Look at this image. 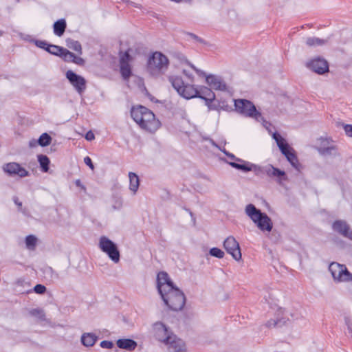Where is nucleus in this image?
Listing matches in <instances>:
<instances>
[{"label":"nucleus","mask_w":352,"mask_h":352,"mask_svg":"<svg viewBox=\"0 0 352 352\" xmlns=\"http://www.w3.org/2000/svg\"><path fill=\"white\" fill-rule=\"evenodd\" d=\"M168 81L177 94L186 99L199 98L206 103L212 102L216 96L210 88L202 86L199 89H197L194 85L184 83L182 78L179 76H168Z\"/></svg>","instance_id":"1"},{"label":"nucleus","mask_w":352,"mask_h":352,"mask_svg":"<svg viewBox=\"0 0 352 352\" xmlns=\"http://www.w3.org/2000/svg\"><path fill=\"white\" fill-rule=\"evenodd\" d=\"M153 332L157 340L168 345L169 352H187L184 341L172 333L164 323L161 322L155 323Z\"/></svg>","instance_id":"2"},{"label":"nucleus","mask_w":352,"mask_h":352,"mask_svg":"<svg viewBox=\"0 0 352 352\" xmlns=\"http://www.w3.org/2000/svg\"><path fill=\"white\" fill-rule=\"evenodd\" d=\"M244 173L253 171L258 177H263L267 175L269 177L276 178L277 181L280 183L281 181H287V175L284 170L274 167L272 164L261 166L254 164H246L245 165L232 164Z\"/></svg>","instance_id":"3"},{"label":"nucleus","mask_w":352,"mask_h":352,"mask_svg":"<svg viewBox=\"0 0 352 352\" xmlns=\"http://www.w3.org/2000/svg\"><path fill=\"white\" fill-rule=\"evenodd\" d=\"M164 304L169 309L178 311L182 310L186 304V297L182 290L176 285L172 289L165 290L159 294Z\"/></svg>","instance_id":"4"},{"label":"nucleus","mask_w":352,"mask_h":352,"mask_svg":"<svg viewBox=\"0 0 352 352\" xmlns=\"http://www.w3.org/2000/svg\"><path fill=\"white\" fill-rule=\"evenodd\" d=\"M245 213L261 231L271 232L273 228V223L271 218L260 209L256 208L252 204H249L245 207Z\"/></svg>","instance_id":"5"},{"label":"nucleus","mask_w":352,"mask_h":352,"mask_svg":"<svg viewBox=\"0 0 352 352\" xmlns=\"http://www.w3.org/2000/svg\"><path fill=\"white\" fill-rule=\"evenodd\" d=\"M169 60L166 56L160 52L153 53L148 59L146 69L152 76L164 74L168 69Z\"/></svg>","instance_id":"6"},{"label":"nucleus","mask_w":352,"mask_h":352,"mask_svg":"<svg viewBox=\"0 0 352 352\" xmlns=\"http://www.w3.org/2000/svg\"><path fill=\"white\" fill-rule=\"evenodd\" d=\"M273 138L276 140L281 153L286 157L292 166L300 172L302 169V166L298 161L295 150L278 133H274Z\"/></svg>","instance_id":"7"},{"label":"nucleus","mask_w":352,"mask_h":352,"mask_svg":"<svg viewBox=\"0 0 352 352\" xmlns=\"http://www.w3.org/2000/svg\"><path fill=\"white\" fill-rule=\"evenodd\" d=\"M235 111L239 114L254 119L257 122H265L261 113L256 109L254 104L247 99L234 100Z\"/></svg>","instance_id":"8"},{"label":"nucleus","mask_w":352,"mask_h":352,"mask_svg":"<svg viewBox=\"0 0 352 352\" xmlns=\"http://www.w3.org/2000/svg\"><path fill=\"white\" fill-rule=\"evenodd\" d=\"M99 248L107 254L109 258L117 263L120 259V253L118 247L116 243L105 236H102L99 240Z\"/></svg>","instance_id":"9"},{"label":"nucleus","mask_w":352,"mask_h":352,"mask_svg":"<svg viewBox=\"0 0 352 352\" xmlns=\"http://www.w3.org/2000/svg\"><path fill=\"white\" fill-rule=\"evenodd\" d=\"M329 270L335 280L339 282L352 281V274L344 265L332 262L329 266Z\"/></svg>","instance_id":"10"},{"label":"nucleus","mask_w":352,"mask_h":352,"mask_svg":"<svg viewBox=\"0 0 352 352\" xmlns=\"http://www.w3.org/2000/svg\"><path fill=\"white\" fill-rule=\"evenodd\" d=\"M143 111L144 113L142 124L140 127L151 133L156 131L161 126L160 122L155 118V114L148 108L143 109Z\"/></svg>","instance_id":"11"},{"label":"nucleus","mask_w":352,"mask_h":352,"mask_svg":"<svg viewBox=\"0 0 352 352\" xmlns=\"http://www.w3.org/2000/svg\"><path fill=\"white\" fill-rule=\"evenodd\" d=\"M2 169L9 177L19 176L21 178H23L30 175V173L16 162L4 164Z\"/></svg>","instance_id":"12"},{"label":"nucleus","mask_w":352,"mask_h":352,"mask_svg":"<svg viewBox=\"0 0 352 352\" xmlns=\"http://www.w3.org/2000/svg\"><path fill=\"white\" fill-rule=\"evenodd\" d=\"M67 79L79 94H82L86 89L87 81L84 77L77 74L72 70H68L65 74Z\"/></svg>","instance_id":"13"},{"label":"nucleus","mask_w":352,"mask_h":352,"mask_svg":"<svg viewBox=\"0 0 352 352\" xmlns=\"http://www.w3.org/2000/svg\"><path fill=\"white\" fill-rule=\"evenodd\" d=\"M307 67L314 72L322 75L329 71V63L323 58L318 56L307 63Z\"/></svg>","instance_id":"14"},{"label":"nucleus","mask_w":352,"mask_h":352,"mask_svg":"<svg viewBox=\"0 0 352 352\" xmlns=\"http://www.w3.org/2000/svg\"><path fill=\"white\" fill-rule=\"evenodd\" d=\"M223 247L227 252L236 261L241 259V252L239 243L232 236H228L223 242Z\"/></svg>","instance_id":"15"},{"label":"nucleus","mask_w":352,"mask_h":352,"mask_svg":"<svg viewBox=\"0 0 352 352\" xmlns=\"http://www.w3.org/2000/svg\"><path fill=\"white\" fill-rule=\"evenodd\" d=\"M175 286L166 272H160L157 275V289L159 294L165 290L172 289Z\"/></svg>","instance_id":"16"},{"label":"nucleus","mask_w":352,"mask_h":352,"mask_svg":"<svg viewBox=\"0 0 352 352\" xmlns=\"http://www.w3.org/2000/svg\"><path fill=\"white\" fill-rule=\"evenodd\" d=\"M334 232L352 241V230L350 226L344 220H336L332 223Z\"/></svg>","instance_id":"17"},{"label":"nucleus","mask_w":352,"mask_h":352,"mask_svg":"<svg viewBox=\"0 0 352 352\" xmlns=\"http://www.w3.org/2000/svg\"><path fill=\"white\" fill-rule=\"evenodd\" d=\"M206 83L215 90L226 91L227 85L219 76L209 74L206 76Z\"/></svg>","instance_id":"18"},{"label":"nucleus","mask_w":352,"mask_h":352,"mask_svg":"<svg viewBox=\"0 0 352 352\" xmlns=\"http://www.w3.org/2000/svg\"><path fill=\"white\" fill-rule=\"evenodd\" d=\"M116 344L118 348L129 351H134L138 346L137 342L131 338L118 339L116 342Z\"/></svg>","instance_id":"19"},{"label":"nucleus","mask_w":352,"mask_h":352,"mask_svg":"<svg viewBox=\"0 0 352 352\" xmlns=\"http://www.w3.org/2000/svg\"><path fill=\"white\" fill-rule=\"evenodd\" d=\"M98 340V336L94 333H84L80 338L82 344L86 347L93 346Z\"/></svg>","instance_id":"20"},{"label":"nucleus","mask_w":352,"mask_h":352,"mask_svg":"<svg viewBox=\"0 0 352 352\" xmlns=\"http://www.w3.org/2000/svg\"><path fill=\"white\" fill-rule=\"evenodd\" d=\"M54 55L62 58L65 62L72 63V60L74 58L75 54L69 51L66 48H64L63 47L58 45L56 50L55 52H54Z\"/></svg>","instance_id":"21"},{"label":"nucleus","mask_w":352,"mask_h":352,"mask_svg":"<svg viewBox=\"0 0 352 352\" xmlns=\"http://www.w3.org/2000/svg\"><path fill=\"white\" fill-rule=\"evenodd\" d=\"M143 109H146L145 107L139 105L138 107H133L131 110V116L133 120L139 124L140 126L142 124L143 114L144 111Z\"/></svg>","instance_id":"22"},{"label":"nucleus","mask_w":352,"mask_h":352,"mask_svg":"<svg viewBox=\"0 0 352 352\" xmlns=\"http://www.w3.org/2000/svg\"><path fill=\"white\" fill-rule=\"evenodd\" d=\"M67 29V22L65 19H60L56 21L53 24L54 34L58 36H61L64 34Z\"/></svg>","instance_id":"23"},{"label":"nucleus","mask_w":352,"mask_h":352,"mask_svg":"<svg viewBox=\"0 0 352 352\" xmlns=\"http://www.w3.org/2000/svg\"><path fill=\"white\" fill-rule=\"evenodd\" d=\"M32 42L34 43V45L36 47L45 50L46 52H47L48 53H50L52 55H54V52H55V51H50V48H52L53 50H56L57 47H58V45H56L51 44V43H47L45 41H42V40L33 39Z\"/></svg>","instance_id":"24"},{"label":"nucleus","mask_w":352,"mask_h":352,"mask_svg":"<svg viewBox=\"0 0 352 352\" xmlns=\"http://www.w3.org/2000/svg\"><path fill=\"white\" fill-rule=\"evenodd\" d=\"M329 41L327 39H322L317 37H307L305 40V43L308 47H313L316 46H321L327 44Z\"/></svg>","instance_id":"25"},{"label":"nucleus","mask_w":352,"mask_h":352,"mask_svg":"<svg viewBox=\"0 0 352 352\" xmlns=\"http://www.w3.org/2000/svg\"><path fill=\"white\" fill-rule=\"evenodd\" d=\"M38 162L40 165L41 170L43 173H47L50 170V158L43 154L37 155Z\"/></svg>","instance_id":"26"},{"label":"nucleus","mask_w":352,"mask_h":352,"mask_svg":"<svg viewBox=\"0 0 352 352\" xmlns=\"http://www.w3.org/2000/svg\"><path fill=\"white\" fill-rule=\"evenodd\" d=\"M129 189L135 193L140 186V179L138 175L133 172H129Z\"/></svg>","instance_id":"27"},{"label":"nucleus","mask_w":352,"mask_h":352,"mask_svg":"<svg viewBox=\"0 0 352 352\" xmlns=\"http://www.w3.org/2000/svg\"><path fill=\"white\" fill-rule=\"evenodd\" d=\"M225 155L228 157L230 160H234V162H227V163L232 166V168L239 170V168H236L235 166H232V164H238V165H245L246 164H251L249 162L245 161L241 158L236 157L234 154L228 152L225 153Z\"/></svg>","instance_id":"28"},{"label":"nucleus","mask_w":352,"mask_h":352,"mask_svg":"<svg viewBox=\"0 0 352 352\" xmlns=\"http://www.w3.org/2000/svg\"><path fill=\"white\" fill-rule=\"evenodd\" d=\"M29 315L37 318L38 321L43 322L46 320L45 313L43 309L34 308L29 310Z\"/></svg>","instance_id":"29"},{"label":"nucleus","mask_w":352,"mask_h":352,"mask_svg":"<svg viewBox=\"0 0 352 352\" xmlns=\"http://www.w3.org/2000/svg\"><path fill=\"white\" fill-rule=\"evenodd\" d=\"M120 72L124 80H129L132 76V69L131 65L120 64Z\"/></svg>","instance_id":"30"},{"label":"nucleus","mask_w":352,"mask_h":352,"mask_svg":"<svg viewBox=\"0 0 352 352\" xmlns=\"http://www.w3.org/2000/svg\"><path fill=\"white\" fill-rule=\"evenodd\" d=\"M65 41L66 45L69 48L77 52L79 54H82V45L79 41L70 38H67Z\"/></svg>","instance_id":"31"},{"label":"nucleus","mask_w":352,"mask_h":352,"mask_svg":"<svg viewBox=\"0 0 352 352\" xmlns=\"http://www.w3.org/2000/svg\"><path fill=\"white\" fill-rule=\"evenodd\" d=\"M52 138L48 133H43L38 139L37 144L42 147H45L50 145L52 142Z\"/></svg>","instance_id":"32"},{"label":"nucleus","mask_w":352,"mask_h":352,"mask_svg":"<svg viewBox=\"0 0 352 352\" xmlns=\"http://www.w3.org/2000/svg\"><path fill=\"white\" fill-rule=\"evenodd\" d=\"M37 238L34 235H28L25 237V243L28 249L34 250L36 247Z\"/></svg>","instance_id":"33"},{"label":"nucleus","mask_w":352,"mask_h":352,"mask_svg":"<svg viewBox=\"0 0 352 352\" xmlns=\"http://www.w3.org/2000/svg\"><path fill=\"white\" fill-rule=\"evenodd\" d=\"M286 323V320L285 318H277V319H271L268 320L266 323V326L267 327H281Z\"/></svg>","instance_id":"34"},{"label":"nucleus","mask_w":352,"mask_h":352,"mask_svg":"<svg viewBox=\"0 0 352 352\" xmlns=\"http://www.w3.org/2000/svg\"><path fill=\"white\" fill-rule=\"evenodd\" d=\"M133 58L129 54V50L125 51L124 52L120 53V64H129Z\"/></svg>","instance_id":"35"},{"label":"nucleus","mask_w":352,"mask_h":352,"mask_svg":"<svg viewBox=\"0 0 352 352\" xmlns=\"http://www.w3.org/2000/svg\"><path fill=\"white\" fill-rule=\"evenodd\" d=\"M336 149V146H320L318 148V151L320 153V154L322 155H331L333 153V151H335Z\"/></svg>","instance_id":"36"},{"label":"nucleus","mask_w":352,"mask_h":352,"mask_svg":"<svg viewBox=\"0 0 352 352\" xmlns=\"http://www.w3.org/2000/svg\"><path fill=\"white\" fill-rule=\"evenodd\" d=\"M205 104L208 107V109L210 110H216V111H220L221 107L220 103L218 102L217 99L216 98V96L214 97V100L212 102H209L205 103Z\"/></svg>","instance_id":"37"},{"label":"nucleus","mask_w":352,"mask_h":352,"mask_svg":"<svg viewBox=\"0 0 352 352\" xmlns=\"http://www.w3.org/2000/svg\"><path fill=\"white\" fill-rule=\"evenodd\" d=\"M210 255L212 256L222 258L224 256V252L221 249L218 248H212L209 251Z\"/></svg>","instance_id":"38"},{"label":"nucleus","mask_w":352,"mask_h":352,"mask_svg":"<svg viewBox=\"0 0 352 352\" xmlns=\"http://www.w3.org/2000/svg\"><path fill=\"white\" fill-rule=\"evenodd\" d=\"M47 289L46 287L41 284H37L32 289H30L27 292V293L32 292V291H34L35 293L38 294H43L45 293Z\"/></svg>","instance_id":"39"},{"label":"nucleus","mask_w":352,"mask_h":352,"mask_svg":"<svg viewBox=\"0 0 352 352\" xmlns=\"http://www.w3.org/2000/svg\"><path fill=\"white\" fill-rule=\"evenodd\" d=\"M186 34L188 36H189L191 38L194 39L195 41H196L197 42H198L199 43L204 44V45H208V43L204 39L198 36L197 35H196L194 33L186 32Z\"/></svg>","instance_id":"40"},{"label":"nucleus","mask_w":352,"mask_h":352,"mask_svg":"<svg viewBox=\"0 0 352 352\" xmlns=\"http://www.w3.org/2000/svg\"><path fill=\"white\" fill-rule=\"evenodd\" d=\"M13 201L18 206V210L23 213L24 214H27L26 208H23L22 202L19 200V198L16 196L13 197Z\"/></svg>","instance_id":"41"},{"label":"nucleus","mask_w":352,"mask_h":352,"mask_svg":"<svg viewBox=\"0 0 352 352\" xmlns=\"http://www.w3.org/2000/svg\"><path fill=\"white\" fill-rule=\"evenodd\" d=\"M100 346L103 349H111L113 347L114 344L112 341L103 340L100 342Z\"/></svg>","instance_id":"42"},{"label":"nucleus","mask_w":352,"mask_h":352,"mask_svg":"<svg viewBox=\"0 0 352 352\" xmlns=\"http://www.w3.org/2000/svg\"><path fill=\"white\" fill-rule=\"evenodd\" d=\"M122 206V200L120 197L115 199L114 204L112 206L113 210H120Z\"/></svg>","instance_id":"43"},{"label":"nucleus","mask_w":352,"mask_h":352,"mask_svg":"<svg viewBox=\"0 0 352 352\" xmlns=\"http://www.w3.org/2000/svg\"><path fill=\"white\" fill-rule=\"evenodd\" d=\"M217 101L218 102L220 103V107H221V109L222 110H224V111H230V109H232L231 107L229 106L226 101L224 100H219L217 99Z\"/></svg>","instance_id":"44"},{"label":"nucleus","mask_w":352,"mask_h":352,"mask_svg":"<svg viewBox=\"0 0 352 352\" xmlns=\"http://www.w3.org/2000/svg\"><path fill=\"white\" fill-rule=\"evenodd\" d=\"M72 63L78 65L82 66L84 65L85 61L82 58L74 55V58L72 60Z\"/></svg>","instance_id":"45"},{"label":"nucleus","mask_w":352,"mask_h":352,"mask_svg":"<svg viewBox=\"0 0 352 352\" xmlns=\"http://www.w3.org/2000/svg\"><path fill=\"white\" fill-rule=\"evenodd\" d=\"M342 124L343 126L346 134L349 137H352V124Z\"/></svg>","instance_id":"46"},{"label":"nucleus","mask_w":352,"mask_h":352,"mask_svg":"<svg viewBox=\"0 0 352 352\" xmlns=\"http://www.w3.org/2000/svg\"><path fill=\"white\" fill-rule=\"evenodd\" d=\"M344 320H345V324L347 326L348 331L351 334V336H352V320L349 317H345Z\"/></svg>","instance_id":"47"},{"label":"nucleus","mask_w":352,"mask_h":352,"mask_svg":"<svg viewBox=\"0 0 352 352\" xmlns=\"http://www.w3.org/2000/svg\"><path fill=\"white\" fill-rule=\"evenodd\" d=\"M84 162L85 164L88 166L91 170H94V165L92 162V160L89 157V156H87L84 158Z\"/></svg>","instance_id":"48"},{"label":"nucleus","mask_w":352,"mask_h":352,"mask_svg":"<svg viewBox=\"0 0 352 352\" xmlns=\"http://www.w3.org/2000/svg\"><path fill=\"white\" fill-rule=\"evenodd\" d=\"M85 138L87 141H92L93 140L95 139V135L91 131H89L88 132L86 133V134L85 135Z\"/></svg>","instance_id":"49"},{"label":"nucleus","mask_w":352,"mask_h":352,"mask_svg":"<svg viewBox=\"0 0 352 352\" xmlns=\"http://www.w3.org/2000/svg\"><path fill=\"white\" fill-rule=\"evenodd\" d=\"M145 94L152 102H154L155 103L160 102V101L157 99H156L154 96H153L146 89H145Z\"/></svg>","instance_id":"50"},{"label":"nucleus","mask_w":352,"mask_h":352,"mask_svg":"<svg viewBox=\"0 0 352 352\" xmlns=\"http://www.w3.org/2000/svg\"><path fill=\"white\" fill-rule=\"evenodd\" d=\"M195 72L199 76L202 77H205L206 78V76H208L206 73L199 69L195 68Z\"/></svg>","instance_id":"51"},{"label":"nucleus","mask_w":352,"mask_h":352,"mask_svg":"<svg viewBox=\"0 0 352 352\" xmlns=\"http://www.w3.org/2000/svg\"><path fill=\"white\" fill-rule=\"evenodd\" d=\"M75 184L76 186L80 187L82 189L85 190V186L83 184H82L80 179L76 180Z\"/></svg>","instance_id":"52"},{"label":"nucleus","mask_w":352,"mask_h":352,"mask_svg":"<svg viewBox=\"0 0 352 352\" xmlns=\"http://www.w3.org/2000/svg\"><path fill=\"white\" fill-rule=\"evenodd\" d=\"M37 144V141H35L34 140H32L30 141L29 142V146L30 147H34Z\"/></svg>","instance_id":"53"},{"label":"nucleus","mask_w":352,"mask_h":352,"mask_svg":"<svg viewBox=\"0 0 352 352\" xmlns=\"http://www.w3.org/2000/svg\"><path fill=\"white\" fill-rule=\"evenodd\" d=\"M183 74H185L188 78L191 79L192 80V74H189L186 69L183 70Z\"/></svg>","instance_id":"54"},{"label":"nucleus","mask_w":352,"mask_h":352,"mask_svg":"<svg viewBox=\"0 0 352 352\" xmlns=\"http://www.w3.org/2000/svg\"><path fill=\"white\" fill-rule=\"evenodd\" d=\"M151 15L154 18L159 19L158 14L155 12H152Z\"/></svg>","instance_id":"55"},{"label":"nucleus","mask_w":352,"mask_h":352,"mask_svg":"<svg viewBox=\"0 0 352 352\" xmlns=\"http://www.w3.org/2000/svg\"><path fill=\"white\" fill-rule=\"evenodd\" d=\"M184 209H185L186 211L189 212V213H190V216H191V217H192V216H193L192 212L189 209L186 208H184Z\"/></svg>","instance_id":"56"},{"label":"nucleus","mask_w":352,"mask_h":352,"mask_svg":"<svg viewBox=\"0 0 352 352\" xmlns=\"http://www.w3.org/2000/svg\"><path fill=\"white\" fill-rule=\"evenodd\" d=\"M188 65L190 66L191 68H192L195 70V68H197L194 65H192L190 63H188Z\"/></svg>","instance_id":"57"},{"label":"nucleus","mask_w":352,"mask_h":352,"mask_svg":"<svg viewBox=\"0 0 352 352\" xmlns=\"http://www.w3.org/2000/svg\"><path fill=\"white\" fill-rule=\"evenodd\" d=\"M5 34V32L3 30H0V37L3 36Z\"/></svg>","instance_id":"58"},{"label":"nucleus","mask_w":352,"mask_h":352,"mask_svg":"<svg viewBox=\"0 0 352 352\" xmlns=\"http://www.w3.org/2000/svg\"><path fill=\"white\" fill-rule=\"evenodd\" d=\"M219 149H220V150H221V151L224 154H225V153H228V151H226L225 148L221 149V148H219Z\"/></svg>","instance_id":"59"},{"label":"nucleus","mask_w":352,"mask_h":352,"mask_svg":"<svg viewBox=\"0 0 352 352\" xmlns=\"http://www.w3.org/2000/svg\"><path fill=\"white\" fill-rule=\"evenodd\" d=\"M212 144L214 145L215 146L218 147V146L217 145V144L215 142H212Z\"/></svg>","instance_id":"60"},{"label":"nucleus","mask_w":352,"mask_h":352,"mask_svg":"<svg viewBox=\"0 0 352 352\" xmlns=\"http://www.w3.org/2000/svg\"><path fill=\"white\" fill-rule=\"evenodd\" d=\"M50 51H56V50H53L52 48H50Z\"/></svg>","instance_id":"61"},{"label":"nucleus","mask_w":352,"mask_h":352,"mask_svg":"<svg viewBox=\"0 0 352 352\" xmlns=\"http://www.w3.org/2000/svg\"><path fill=\"white\" fill-rule=\"evenodd\" d=\"M16 2L19 3L20 1V0H15Z\"/></svg>","instance_id":"62"}]
</instances>
